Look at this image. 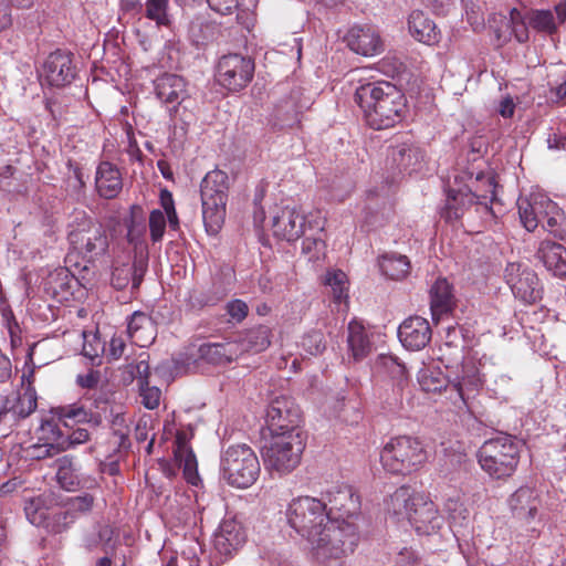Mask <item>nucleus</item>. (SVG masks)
Masks as SVG:
<instances>
[{
	"mask_svg": "<svg viewBox=\"0 0 566 566\" xmlns=\"http://www.w3.org/2000/svg\"><path fill=\"white\" fill-rule=\"evenodd\" d=\"M355 102L374 129H386L401 122L407 106L403 93L387 81L360 85L355 92Z\"/></svg>",
	"mask_w": 566,
	"mask_h": 566,
	"instance_id": "nucleus-1",
	"label": "nucleus"
},
{
	"mask_svg": "<svg viewBox=\"0 0 566 566\" xmlns=\"http://www.w3.org/2000/svg\"><path fill=\"white\" fill-rule=\"evenodd\" d=\"M358 543L357 526L345 518H331L308 541L313 555L323 563L352 555Z\"/></svg>",
	"mask_w": 566,
	"mask_h": 566,
	"instance_id": "nucleus-2",
	"label": "nucleus"
},
{
	"mask_svg": "<svg viewBox=\"0 0 566 566\" xmlns=\"http://www.w3.org/2000/svg\"><path fill=\"white\" fill-rule=\"evenodd\" d=\"M228 190L229 177L222 170L209 171L201 181L202 220L209 235H217L224 223Z\"/></svg>",
	"mask_w": 566,
	"mask_h": 566,
	"instance_id": "nucleus-3",
	"label": "nucleus"
},
{
	"mask_svg": "<svg viewBox=\"0 0 566 566\" xmlns=\"http://www.w3.org/2000/svg\"><path fill=\"white\" fill-rule=\"evenodd\" d=\"M69 241L73 250L88 262L105 255L109 247L105 227L85 211L74 213Z\"/></svg>",
	"mask_w": 566,
	"mask_h": 566,
	"instance_id": "nucleus-4",
	"label": "nucleus"
},
{
	"mask_svg": "<svg viewBox=\"0 0 566 566\" xmlns=\"http://www.w3.org/2000/svg\"><path fill=\"white\" fill-rule=\"evenodd\" d=\"M427 461L422 443L409 436L391 438L380 451V462L385 471L406 475L421 468Z\"/></svg>",
	"mask_w": 566,
	"mask_h": 566,
	"instance_id": "nucleus-5",
	"label": "nucleus"
},
{
	"mask_svg": "<svg viewBox=\"0 0 566 566\" xmlns=\"http://www.w3.org/2000/svg\"><path fill=\"white\" fill-rule=\"evenodd\" d=\"M481 469L493 479L511 476L520 461V448L511 436L486 440L478 451Z\"/></svg>",
	"mask_w": 566,
	"mask_h": 566,
	"instance_id": "nucleus-6",
	"label": "nucleus"
},
{
	"mask_svg": "<svg viewBox=\"0 0 566 566\" xmlns=\"http://www.w3.org/2000/svg\"><path fill=\"white\" fill-rule=\"evenodd\" d=\"M280 397L271 400L261 429V455L265 469L279 479L283 475V419Z\"/></svg>",
	"mask_w": 566,
	"mask_h": 566,
	"instance_id": "nucleus-7",
	"label": "nucleus"
},
{
	"mask_svg": "<svg viewBox=\"0 0 566 566\" xmlns=\"http://www.w3.org/2000/svg\"><path fill=\"white\" fill-rule=\"evenodd\" d=\"M418 381L427 392H441L450 385L463 402H467L481 386L478 368L471 361H463L460 369L449 371L447 379L440 371L423 368L419 371Z\"/></svg>",
	"mask_w": 566,
	"mask_h": 566,
	"instance_id": "nucleus-8",
	"label": "nucleus"
},
{
	"mask_svg": "<svg viewBox=\"0 0 566 566\" xmlns=\"http://www.w3.org/2000/svg\"><path fill=\"white\" fill-rule=\"evenodd\" d=\"M326 507L325 501L300 496L289 504L285 517L290 527L308 542L332 518Z\"/></svg>",
	"mask_w": 566,
	"mask_h": 566,
	"instance_id": "nucleus-9",
	"label": "nucleus"
},
{
	"mask_svg": "<svg viewBox=\"0 0 566 566\" xmlns=\"http://www.w3.org/2000/svg\"><path fill=\"white\" fill-rule=\"evenodd\" d=\"M223 479L237 488H249L259 473L260 464L253 450L245 446L229 447L221 459Z\"/></svg>",
	"mask_w": 566,
	"mask_h": 566,
	"instance_id": "nucleus-10",
	"label": "nucleus"
},
{
	"mask_svg": "<svg viewBox=\"0 0 566 566\" xmlns=\"http://www.w3.org/2000/svg\"><path fill=\"white\" fill-rule=\"evenodd\" d=\"M254 74V62L241 54L223 55L217 66V80L229 91H240L245 87Z\"/></svg>",
	"mask_w": 566,
	"mask_h": 566,
	"instance_id": "nucleus-11",
	"label": "nucleus"
},
{
	"mask_svg": "<svg viewBox=\"0 0 566 566\" xmlns=\"http://www.w3.org/2000/svg\"><path fill=\"white\" fill-rule=\"evenodd\" d=\"M106 410L107 402L99 396L95 399L87 398L75 403L57 407L53 411L59 420L64 421L65 427L70 426L67 420H71L74 423H87L92 428H97L102 424Z\"/></svg>",
	"mask_w": 566,
	"mask_h": 566,
	"instance_id": "nucleus-12",
	"label": "nucleus"
},
{
	"mask_svg": "<svg viewBox=\"0 0 566 566\" xmlns=\"http://www.w3.org/2000/svg\"><path fill=\"white\" fill-rule=\"evenodd\" d=\"M285 419V472L297 468L306 447L307 433L302 428L303 417L298 407H290Z\"/></svg>",
	"mask_w": 566,
	"mask_h": 566,
	"instance_id": "nucleus-13",
	"label": "nucleus"
},
{
	"mask_svg": "<svg viewBox=\"0 0 566 566\" xmlns=\"http://www.w3.org/2000/svg\"><path fill=\"white\" fill-rule=\"evenodd\" d=\"M504 279L515 297L532 304L541 297L538 279L535 272L521 262L507 263Z\"/></svg>",
	"mask_w": 566,
	"mask_h": 566,
	"instance_id": "nucleus-14",
	"label": "nucleus"
},
{
	"mask_svg": "<svg viewBox=\"0 0 566 566\" xmlns=\"http://www.w3.org/2000/svg\"><path fill=\"white\" fill-rule=\"evenodd\" d=\"M41 76L51 86L64 87L70 85L76 77L73 54L63 50L50 53L42 65Z\"/></svg>",
	"mask_w": 566,
	"mask_h": 566,
	"instance_id": "nucleus-15",
	"label": "nucleus"
},
{
	"mask_svg": "<svg viewBox=\"0 0 566 566\" xmlns=\"http://www.w3.org/2000/svg\"><path fill=\"white\" fill-rule=\"evenodd\" d=\"M412 513L408 520L419 535L437 533L443 523L437 505L427 496L417 494L413 499Z\"/></svg>",
	"mask_w": 566,
	"mask_h": 566,
	"instance_id": "nucleus-16",
	"label": "nucleus"
},
{
	"mask_svg": "<svg viewBox=\"0 0 566 566\" xmlns=\"http://www.w3.org/2000/svg\"><path fill=\"white\" fill-rule=\"evenodd\" d=\"M345 41L353 52L364 56H374L384 50L379 32L371 25H354L345 35Z\"/></svg>",
	"mask_w": 566,
	"mask_h": 566,
	"instance_id": "nucleus-17",
	"label": "nucleus"
},
{
	"mask_svg": "<svg viewBox=\"0 0 566 566\" xmlns=\"http://www.w3.org/2000/svg\"><path fill=\"white\" fill-rule=\"evenodd\" d=\"M147 259L140 256L134 261L116 262L113 266L111 284L116 290H124L130 285L132 293L136 292L147 271Z\"/></svg>",
	"mask_w": 566,
	"mask_h": 566,
	"instance_id": "nucleus-18",
	"label": "nucleus"
},
{
	"mask_svg": "<svg viewBox=\"0 0 566 566\" xmlns=\"http://www.w3.org/2000/svg\"><path fill=\"white\" fill-rule=\"evenodd\" d=\"M245 542L242 525L235 520H224L213 536V548L222 558H228Z\"/></svg>",
	"mask_w": 566,
	"mask_h": 566,
	"instance_id": "nucleus-19",
	"label": "nucleus"
},
{
	"mask_svg": "<svg viewBox=\"0 0 566 566\" xmlns=\"http://www.w3.org/2000/svg\"><path fill=\"white\" fill-rule=\"evenodd\" d=\"M398 336L406 348L420 350L431 340L432 331L426 318L411 316L400 324Z\"/></svg>",
	"mask_w": 566,
	"mask_h": 566,
	"instance_id": "nucleus-20",
	"label": "nucleus"
},
{
	"mask_svg": "<svg viewBox=\"0 0 566 566\" xmlns=\"http://www.w3.org/2000/svg\"><path fill=\"white\" fill-rule=\"evenodd\" d=\"M552 200L544 193H531L530 197L517 200L518 214L527 231H534L539 224L544 226L548 203Z\"/></svg>",
	"mask_w": 566,
	"mask_h": 566,
	"instance_id": "nucleus-21",
	"label": "nucleus"
},
{
	"mask_svg": "<svg viewBox=\"0 0 566 566\" xmlns=\"http://www.w3.org/2000/svg\"><path fill=\"white\" fill-rule=\"evenodd\" d=\"M423 158L421 149L411 140L396 143L390 146L388 159L399 172H411L417 169Z\"/></svg>",
	"mask_w": 566,
	"mask_h": 566,
	"instance_id": "nucleus-22",
	"label": "nucleus"
},
{
	"mask_svg": "<svg viewBox=\"0 0 566 566\" xmlns=\"http://www.w3.org/2000/svg\"><path fill=\"white\" fill-rule=\"evenodd\" d=\"M326 499L331 505L327 513L336 511L342 518L355 515L360 507L359 496L349 485H336L326 492Z\"/></svg>",
	"mask_w": 566,
	"mask_h": 566,
	"instance_id": "nucleus-23",
	"label": "nucleus"
},
{
	"mask_svg": "<svg viewBox=\"0 0 566 566\" xmlns=\"http://www.w3.org/2000/svg\"><path fill=\"white\" fill-rule=\"evenodd\" d=\"M95 185L101 197L116 198L123 189L122 174L112 163L102 161L96 170Z\"/></svg>",
	"mask_w": 566,
	"mask_h": 566,
	"instance_id": "nucleus-24",
	"label": "nucleus"
},
{
	"mask_svg": "<svg viewBox=\"0 0 566 566\" xmlns=\"http://www.w3.org/2000/svg\"><path fill=\"white\" fill-rule=\"evenodd\" d=\"M509 505L516 518L530 522L537 513L539 501L534 489L522 486L511 495Z\"/></svg>",
	"mask_w": 566,
	"mask_h": 566,
	"instance_id": "nucleus-25",
	"label": "nucleus"
},
{
	"mask_svg": "<svg viewBox=\"0 0 566 566\" xmlns=\"http://www.w3.org/2000/svg\"><path fill=\"white\" fill-rule=\"evenodd\" d=\"M488 198V195L480 193L479 185L474 187V192L468 190L450 189L447 195L446 206L442 211L443 218L448 221L460 219L465 209L474 203V198Z\"/></svg>",
	"mask_w": 566,
	"mask_h": 566,
	"instance_id": "nucleus-26",
	"label": "nucleus"
},
{
	"mask_svg": "<svg viewBox=\"0 0 566 566\" xmlns=\"http://www.w3.org/2000/svg\"><path fill=\"white\" fill-rule=\"evenodd\" d=\"M241 348L234 340L203 343L198 347L199 357L209 364L226 365L240 357Z\"/></svg>",
	"mask_w": 566,
	"mask_h": 566,
	"instance_id": "nucleus-27",
	"label": "nucleus"
},
{
	"mask_svg": "<svg viewBox=\"0 0 566 566\" xmlns=\"http://www.w3.org/2000/svg\"><path fill=\"white\" fill-rule=\"evenodd\" d=\"M538 259L556 276L566 275V248L560 243L544 240L537 250Z\"/></svg>",
	"mask_w": 566,
	"mask_h": 566,
	"instance_id": "nucleus-28",
	"label": "nucleus"
},
{
	"mask_svg": "<svg viewBox=\"0 0 566 566\" xmlns=\"http://www.w3.org/2000/svg\"><path fill=\"white\" fill-rule=\"evenodd\" d=\"M555 12L557 20L551 10H531L526 14L527 23L537 32L552 34L556 32L557 25L566 20V4H557Z\"/></svg>",
	"mask_w": 566,
	"mask_h": 566,
	"instance_id": "nucleus-29",
	"label": "nucleus"
},
{
	"mask_svg": "<svg viewBox=\"0 0 566 566\" xmlns=\"http://www.w3.org/2000/svg\"><path fill=\"white\" fill-rule=\"evenodd\" d=\"M454 295L451 284L447 279L439 277L430 289V308L432 318L439 321L444 314L452 311Z\"/></svg>",
	"mask_w": 566,
	"mask_h": 566,
	"instance_id": "nucleus-30",
	"label": "nucleus"
},
{
	"mask_svg": "<svg viewBox=\"0 0 566 566\" xmlns=\"http://www.w3.org/2000/svg\"><path fill=\"white\" fill-rule=\"evenodd\" d=\"M157 97L167 104H179L186 95V83L177 74L165 73L154 82Z\"/></svg>",
	"mask_w": 566,
	"mask_h": 566,
	"instance_id": "nucleus-31",
	"label": "nucleus"
},
{
	"mask_svg": "<svg viewBox=\"0 0 566 566\" xmlns=\"http://www.w3.org/2000/svg\"><path fill=\"white\" fill-rule=\"evenodd\" d=\"M417 494H412L407 486L398 488L387 500L386 511L398 522L409 520L413 505V499Z\"/></svg>",
	"mask_w": 566,
	"mask_h": 566,
	"instance_id": "nucleus-32",
	"label": "nucleus"
},
{
	"mask_svg": "<svg viewBox=\"0 0 566 566\" xmlns=\"http://www.w3.org/2000/svg\"><path fill=\"white\" fill-rule=\"evenodd\" d=\"M154 332L155 326L150 316L143 312L132 314L127 325V333L135 344L140 347L151 344Z\"/></svg>",
	"mask_w": 566,
	"mask_h": 566,
	"instance_id": "nucleus-33",
	"label": "nucleus"
},
{
	"mask_svg": "<svg viewBox=\"0 0 566 566\" xmlns=\"http://www.w3.org/2000/svg\"><path fill=\"white\" fill-rule=\"evenodd\" d=\"M409 31L411 35L419 42L432 44L438 42L439 32L432 20L423 12L413 11L408 20Z\"/></svg>",
	"mask_w": 566,
	"mask_h": 566,
	"instance_id": "nucleus-34",
	"label": "nucleus"
},
{
	"mask_svg": "<svg viewBox=\"0 0 566 566\" xmlns=\"http://www.w3.org/2000/svg\"><path fill=\"white\" fill-rule=\"evenodd\" d=\"M175 460L179 468L184 469V475L188 483L196 485L199 479L197 472V460L191 448L187 444L185 437L178 434L176 438V448L174 449Z\"/></svg>",
	"mask_w": 566,
	"mask_h": 566,
	"instance_id": "nucleus-35",
	"label": "nucleus"
},
{
	"mask_svg": "<svg viewBox=\"0 0 566 566\" xmlns=\"http://www.w3.org/2000/svg\"><path fill=\"white\" fill-rule=\"evenodd\" d=\"M175 460L179 468L184 469V475L188 483L196 485L199 479L197 472V460L191 448L187 444L185 437L178 434L176 438V448L174 449Z\"/></svg>",
	"mask_w": 566,
	"mask_h": 566,
	"instance_id": "nucleus-36",
	"label": "nucleus"
},
{
	"mask_svg": "<svg viewBox=\"0 0 566 566\" xmlns=\"http://www.w3.org/2000/svg\"><path fill=\"white\" fill-rule=\"evenodd\" d=\"M347 343L355 361L364 359L371 350L364 326L355 321L348 325Z\"/></svg>",
	"mask_w": 566,
	"mask_h": 566,
	"instance_id": "nucleus-37",
	"label": "nucleus"
},
{
	"mask_svg": "<svg viewBox=\"0 0 566 566\" xmlns=\"http://www.w3.org/2000/svg\"><path fill=\"white\" fill-rule=\"evenodd\" d=\"M241 348L240 356L245 352L259 353L268 348L270 345V328L260 325L248 331L244 336L234 340Z\"/></svg>",
	"mask_w": 566,
	"mask_h": 566,
	"instance_id": "nucleus-38",
	"label": "nucleus"
},
{
	"mask_svg": "<svg viewBox=\"0 0 566 566\" xmlns=\"http://www.w3.org/2000/svg\"><path fill=\"white\" fill-rule=\"evenodd\" d=\"M478 182H479V187H480V193L482 195H488V198H474V203H478L479 206H481L485 212H488L490 216L494 217L495 213L493 211V209L488 205L489 202L490 203H493L496 201V182H495V179L492 175H483V174H479L475 178V180L472 182V185L468 188L469 191H472L474 192V187L478 186Z\"/></svg>",
	"mask_w": 566,
	"mask_h": 566,
	"instance_id": "nucleus-39",
	"label": "nucleus"
},
{
	"mask_svg": "<svg viewBox=\"0 0 566 566\" xmlns=\"http://www.w3.org/2000/svg\"><path fill=\"white\" fill-rule=\"evenodd\" d=\"M56 480L60 486L69 492L76 491L81 486V479L71 458L64 455L56 460Z\"/></svg>",
	"mask_w": 566,
	"mask_h": 566,
	"instance_id": "nucleus-40",
	"label": "nucleus"
},
{
	"mask_svg": "<svg viewBox=\"0 0 566 566\" xmlns=\"http://www.w3.org/2000/svg\"><path fill=\"white\" fill-rule=\"evenodd\" d=\"M218 33V25L201 17L193 19L189 25V36L193 44L202 46L212 41Z\"/></svg>",
	"mask_w": 566,
	"mask_h": 566,
	"instance_id": "nucleus-41",
	"label": "nucleus"
},
{
	"mask_svg": "<svg viewBox=\"0 0 566 566\" xmlns=\"http://www.w3.org/2000/svg\"><path fill=\"white\" fill-rule=\"evenodd\" d=\"M380 269L388 277L401 280L409 274L410 262L406 255L391 253L382 256Z\"/></svg>",
	"mask_w": 566,
	"mask_h": 566,
	"instance_id": "nucleus-42",
	"label": "nucleus"
},
{
	"mask_svg": "<svg viewBox=\"0 0 566 566\" xmlns=\"http://www.w3.org/2000/svg\"><path fill=\"white\" fill-rule=\"evenodd\" d=\"M38 440L65 451L64 432L54 419L42 420L36 430Z\"/></svg>",
	"mask_w": 566,
	"mask_h": 566,
	"instance_id": "nucleus-43",
	"label": "nucleus"
},
{
	"mask_svg": "<svg viewBox=\"0 0 566 566\" xmlns=\"http://www.w3.org/2000/svg\"><path fill=\"white\" fill-rule=\"evenodd\" d=\"M49 512L46 499L43 495L32 496L24 500V513L31 524L42 527Z\"/></svg>",
	"mask_w": 566,
	"mask_h": 566,
	"instance_id": "nucleus-44",
	"label": "nucleus"
},
{
	"mask_svg": "<svg viewBox=\"0 0 566 566\" xmlns=\"http://www.w3.org/2000/svg\"><path fill=\"white\" fill-rule=\"evenodd\" d=\"M9 413L12 416L24 419L29 417L36 409V395L31 388L25 389L19 394L12 405H8Z\"/></svg>",
	"mask_w": 566,
	"mask_h": 566,
	"instance_id": "nucleus-45",
	"label": "nucleus"
},
{
	"mask_svg": "<svg viewBox=\"0 0 566 566\" xmlns=\"http://www.w3.org/2000/svg\"><path fill=\"white\" fill-rule=\"evenodd\" d=\"M325 285L331 289L329 293L335 303H340L348 297V280L347 275L340 271H331L325 275Z\"/></svg>",
	"mask_w": 566,
	"mask_h": 566,
	"instance_id": "nucleus-46",
	"label": "nucleus"
},
{
	"mask_svg": "<svg viewBox=\"0 0 566 566\" xmlns=\"http://www.w3.org/2000/svg\"><path fill=\"white\" fill-rule=\"evenodd\" d=\"M74 521L75 515H72V512H67V510L49 512L42 527L49 533L60 534Z\"/></svg>",
	"mask_w": 566,
	"mask_h": 566,
	"instance_id": "nucleus-47",
	"label": "nucleus"
},
{
	"mask_svg": "<svg viewBox=\"0 0 566 566\" xmlns=\"http://www.w3.org/2000/svg\"><path fill=\"white\" fill-rule=\"evenodd\" d=\"M564 213L560 208L553 200L548 203V209L545 214L544 226L545 230L553 233L554 235L563 237L565 233Z\"/></svg>",
	"mask_w": 566,
	"mask_h": 566,
	"instance_id": "nucleus-48",
	"label": "nucleus"
},
{
	"mask_svg": "<svg viewBox=\"0 0 566 566\" xmlns=\"http://www.w3.org/2000/svg\"><path fill=\"white\" fill-rule=\"evenodd\" d=\"M379 368L397 381L399 387L406 380V367L398 359L390 355H380L377 361Z\"/></svg>",
	"mask_w": 566,
	"mask_h": 566,
	"instance_id": "nucleus-49",
	"label": "nucleus"
},
{
	"mask_svg": "<svg viewBox=\"0 0 566 566\" xmlns=\"http://www.w3.org/2000/svg\"><path fill=\"white\" fill-rule=\"evenodd\" d=\"M305 216L298 209L293 208L289 211V222L285 224V240L294 241L301 238L305 231Z\"/></svg>",
	"mask_w": 566,
	"mask_h": 566,
	"instance_id": "nucleus-50",
	"label": "nucleus"
},
{
	"mask_svg": "<svg viewBox=\"0 0 566 566\" xmlns=\"http://www.w3.org/2000/svg\"><path fill=\"white\" fill-rule=\"evenodd\" d=\"M168 2L169 0H147L145 15L150 20H155L157 24H169L167 14Z\"/></svg>",
	"mask_w": 566,
	"mask_h": 566,
	"instance_id": "nucleus-51",
	"label": "nucleus"
},
{
	"mask_svg": "<svg viewBox=\"0 0 566 566\" xmlns=\"http://www.w3.org/2000/svg\"><path fill=\"white\" fill-rule=\"evenodd\" d=\"M302 347L311 355L322 354L326 348L325 337L322 331H311L304 335Z\"/></svg>",
	"mask_w": 566,
	"mask_h": 566,
	"instance_id": "nucleus-52",
	"label": "nucleus"
},
{
	"mask_svg": "<svg viewBox=\"0 0 566 566\" xmlns=\"http://www.w3.org/2000/svg\"><path fill=\"white\" fill-rule=\"evenodd\" d=\"M94 496L90 493H84L83 495L74 496L67 500L66 510L67 512H72V515L77 514H86L92 511L94 505Z\"/></svg>",
	"mask_w": 566,
	"mask_h": 566,
	"instance_id": "nucleus-53",
	"label": "nucleus"
},
{
	"mask_svg": "<svg viewBox=\"0 0 566 566\" xmlns=\"http://www.w3.org/2000/svg\"><path fill=\"white\" fill-rule=\"evenodd\" d=\"M166 228L165 213L160 210H153L149 216V231L153 242H158L163 239Z\"/></svg>",
	"mask_w": 566,
	"mask_h": 566,
	"instance_id": "nucleus-54",
	"label": "nucleus"
},
{
	"mask_svg": "<svg viewBox=\"0 0 566 566\" xmlns=\"http://www.w3.org/2000/svg\"><path fill=\"white\" fill-rule=\"evenodd\" d=\"M60 452H62V451L59 448H54L51 444L40 442V441L38 443L30 446L27 449L28 457H30L31 459H34V460H43V459L52 458L55 454H59Z\"/></svg>",
	"mask_w": 566,
	"mask_h": 566,
	"instance_id": "nucleus-55",
	"label": "nucleus"
},
{
	"mask_svg": "<svg viewBox=\"0 0 566 566\" xmlns=\"http://www.w3.org/2000/svg\"><path fill=\"white\" fill-rule=\"evenodd\" d=\"M161 391L157 387H149L148 384L140 385L142 403L147 409H155L159 406Z\"/></svg>",
	"mask_w": 566,
	"mask_h": 566,
	"instance_id": "nucleus-56",
	"label": "nucleus"
},
{
	"mask_svg": "<svg viewBox=\"0 0 566 566\" xmlns=\"http://www.w3.org/2000/svg\"><path fill=\"white\" fill-rule=\"evenodd\" d=\"M446 510L453 522L465 521L469 516L468 510L457 499H449L446 502Z\"/></svg>",
	"mask_w": 566,
	"mask_h": 566,
	"instance_id": "nucleus-57",
	"label": "nucleus"
},
{
	"mask_svg": "<svg viewBox=\"0 0 566 566\" xmlns=\"http://www.w3.org/2000/svg\"><path fill=\"white\" fill-rule=\"evenodd\" d=\"M144 234H145V227L142 224L135 223V221H132L128 226L127 231V240L130 244H134L135 250H143L144 247Z\"/></svg>",
	"mask_w": 566,
	"mask_h": 566,
	"instance_id": "nucleus-58",
	"label": "nucleus"
},
{
	"mask_svg": "<svg viewBox=\"0 0 566 566\" xmlns=\"http://www.w3.org/2000/svg\"><path fill=\"white\" fill-rule=\"evenodd\" d=\"M396 566H423V563L416 551L406 547L399 552Z\"/></svg>",
	"mask_w": 566,
	"mask_h": 566,
	"instance_id": "nucleus-59",
	"label": "nucleus"
},
{
	"mask_svg": "<svg viewBox=\"0 0 566 566\" xmlns=\"http://www.w3.org/2000/svg\"><path fill=\"white\" fill-rule=\"evenodd\" d=\"M64 440H65V450L70 447L77 446L85 443L90 440V432L85 428H77L73 430L71 433L64 432Z\"/></svg>",
	"mask_w": 566,
	"mask_h": 566,
	"instance_id": "nucleus-60",
	"label": "nucleus"
},
{
	"mask_svg": "<svg viewBox=\"0 0 566 566\" xmlns=\"http://www.w3.org/2000/svg\"><path fill=\"white\" fill-rule=\"evenodd\" d=\"M139 357H143L140 355ZM129 371L139 379V385H147L149 377V365L146 358H140L136 364L129 365Z\"/></svg>",
	"mask_w": 566,
	"mask_h": 566,
	"instance_id": "nucleus-61",
	"label": "nucleus"
},
{
	"mask_svg": "<svg viewBox=\"0 0 566 566\" xmlns=\"http://www.w3.org/2000/svg\"><path fill=\"white\" fill-rule=\"evenodd\" d=\"M248 311V305L241 300H234L227 305L229 316L238 323L245 318Z\"/></svg>",
	"mask_w": 566,
	"mask_h": 566,
	"instance_id": "nucleus-62",
	"label": "nucleus"
},
{
	"mask_svg": "<svg viewBox=\"0 0 566 566\" xmlns=\"http://www.w3.org/2000/svg\"><path fill=\"white\" fill-rule=\"evenodd\" d=\"M207 2L213 11L223 15L232 13L239 6V0H207Z\"/></svg>",
	"mask_w": 566,
	"mask_h": 566,
	"instance_id": "nucleus-63",
	"label": "nucleus"
},
{
	"mask_svg": "<svg viewBox=\"0 0 566 566\" xmlns=\"http://www.w3.org/2000/svg\"><path fill=\"white\" fill-rule=\"evenodd\" d=\"M82 352L85 357L94 359L99 356L101 352H105V344L98 337L93 336V342H84Z\"/></svg>",
	"mask_w": 566,
	"mask_h": 566,
	"instance_id": "nucleus-64",
	"label": "nucleus"
}]
</instances>
